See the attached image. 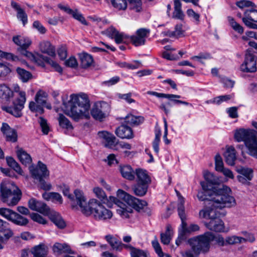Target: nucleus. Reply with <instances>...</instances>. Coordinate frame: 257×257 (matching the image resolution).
Segmentation results:
<instances>
[{
    "label": "nucleus",
    "mask_w": 257,
    "mask_h": 257,
    "mask_svg": "<svg viewBox=\"0 0 257 257\" xmlns=\"http://www.w3.org/2000/svg\"><path fill=\"white\" fill-rule=\"evenodd\" d=\"M93 191L95 196L107 206L111 207L113 203L115 204L117 206V213L123 218L130 217V214L133 212L131 207L140 211L147 205L146 201L140 200L120 189L117 192V197L126 202L127 205L114 197L109 196L107 198L104 191L98 187L94 188Z\"/></svg>",
    "instance_id": "nucleus-1"
},
{
    "label": "nucleus",
    "mask_w": 257,
    "mask_h": 257,
    "mask_svg": "<svg viewBox=\"0 0 257 257\" xmlns=\"http://www.w3.org/2000/svg\"><path fill=\"white\" fill-rule=\"evenodd\" d=\"M203 191L198 192L197 198L200 201L209 200V204L216 208L231 207L235 205V200L230 195L231 190L227 186H212L205 182H201Z\"/></svg>",
    "instance_id": "nucleus-2"
},
{
    "label": "nucleus",
    "mask_w": 257,
    "mask_h": 257,
    "mask_svg": "<svg viewBox=\"0 0 257 257\" xmlns=\"http://www.w3.org/2000/svg\"><path fill=\"white\" fill-rule=\"evenodd\" d=\"M14 93L18 94V96L13 101V105L4 106L2 108L16 117H20L22 115V110L24 107V104L26 100L25 92L21 90L17 84L14 85L13 90L5 84H0V101L4 104L10 103L14 96Z\"/></svg>",
    "instance_id": "nucleus-3"
},
{
    "label": "nucleus",
    "mask_w": 257,
    "mask_h": 257,
    "mask_svg": "<svg viewBox=\"0 0 257 257\" xmlns=\"http://www.w3.org/2000/svg\"><path fill=\"white\" fill-rule=\"evenodd\" d=\"M77 198L80 207V210L85 216L92 215L95 220L102 222H108L112 218V212L97 200L91 199L87 202L85 196H83L79 192Z\"/></svg>",
    "instance_id": "nucleus-4"
},
{
    "label": "nucleus",
    "mask_w": 257,
    "mask_h": 257,
    "mask_svg": "<svg viewBox=\"0 0 257 257\" xmlns=\"http://www.w3.org/2000/svg\"><path fill=\"white\" fill-rule=\"evenodd\" d=\"M90 103L86 94H73L70 95V100L68 101L64 112L74 120L90 118Z\"/></svg>",
    "instance_id": "nucleus-5"
},
{
    "label": "nucleus",
    "mask_w": 257,
    "mask_h": 257,
    "mask_svg": "<svg viewBox=\"0 0 257 257\" xmlns=\"http://www.w3.org/2000/svg\"><path fill=\"white\" fill-rule=\"evenodd\" d=\"M199 217L201 218H208L210 221L205 223V225L209 230L221 232L224 229V223L219 217L218 213L213 208L204 209L200 211Z\"/></svg>",
    "instance_id": "nucleus-6"
},
{
    "label": "nucleus",
    "mask_w": 257,
    "mask_h": 257,
    "mask_svg": "<svg viewBox=\"0 0 257 257\" xmlns=\"http://www.w3.org/2000/svg\"><path fill=\"white\" fill-rule=\"evenodd\" d=\"M1 192L3 202L9 206L17 205L22 196L21 190L14 184L1 185Z\"/></svg>",
    "instance_id": "nucleus-7"
},
{
    "label": "nucleus",
    "mask_w": 257,
    "mask_h": 257,
    "mask_svg": "<svg viewBox=\"0 0 257 257\" xmlns=\"http://www.w3.org/2000/svg\"><path fill=\"white\" fill-rule=\"evenodd\" d=\"M212 238V236L209 234V231H207L189 240L200 253H206L210 250Z\"/></svg>",
    "instance_id": "nucleus-8"
},
{
    "label": "nucleus",
    "mask_w": 257,
    "mask_h": 257,
    "mask_svg": "<svg viewBox=\"0 0 257 257\" xmlns=\"http://www.w3.org/2000/svg\"><path fill=\"white\" fill-rule=\"evenodd\" d=\"M27 49H23L18 50V51L20 52L22 55L28 58H33L40 65L43 66L44 63L45 62L51 65L57 72H61L62 71V69L59 64L50 58L39 53L34 55L32 53L28 51Z\"/></svg>",
    "instance_id": "nucleus-9"
},
{
    "label": "nucleus",
    "mask_w": 257,
    "mask_h": 257,
    "mask_svg": "<svg viewBox=\"0 0 257 257\" xmlns=\"http://www.w3.org/2000/svg\"><path fill=\"white\" fill-rule=\"evenodd\" d=\"M109 111L110 107L107 103H97L93 106L91 114L94 119L100 120L105 117Z\"/></svg>",
    "instance_id": "nucleus-10"
},
{
    "label": "nucleus",
    "mask_w": 257,
    "mask_h": 257,
    "mask_svg": "<svg viewBox=\"0 0 257 257\" xmlns=\"http://www.w3.org/2000/svg\"><path fill=\"white\" fill-rule=\"evenodd\" d=\"M241 71L246 72H254L256 70L255 56L249 50H247L244 61L240 66Z\"/></svg>",
    "instance_id": "nucleus-11"
},
{
    "label": "nucleus",
    "mask_w": 257,
    "mask_h": 257,
    "mask_svg": "<svg viewBox=\"0 0 257 257\" xmlns=\"http://www.w3.org/2000/svg\"><path fill=\"white\" fill-rule=\"evenodd\" d=\"M257 135V132L250 129L239 128L235 131L234 139L238 142H244L245 145L247 141L250 140Z\"/></svg>",
    "instance_id": "nucleus-12"
},
{
    "label": "nucleus",
    "mask_w": 257,
    "mask_h": 257,
    "mask_svg": "<svg viewBox=\"0 0 257 257\" xmlns=\"http://www.w3.org/2000/svg\"><path fill=\"white\" fill-rule=\"evenodd\" d=\"M150 32L149 29H139L137 31L136 35L131 36L130 39L132 43L135 46L143 45L145 44L146 39L148 37Z\"/></svg>",
    "instance_id": "nucleus-13"
},
{
    "label": "nucleus",
    "mask_w": 257,
    "mask_h": 257,
    "mask_svg": "<svg viewBox=\"0 0 257 257\" xmlns=\"http://www.w3.org/2000/svg\"><path fill=\"white\" fill-rule=\"evenodd\" d=\"M29 207L32 210L38 211L45 215L49 214V207L46 203L32 198L28 201Z\"/></svg>",
    "instance_id": "nucleus-14"
},
{
    "label": "nucleus",
    "mask_w": 257,
    "mask_h": 257,
    "mask_svg": "<svg viewBox=\"0 0 257 257\" xmlns=\"http://www.w3.org/2000/svg\"><path fill=\"white\" fill-rule=\"evenodd\" d=\"M99 138L102 140V143L106 148L112 149L117 144L115 136L108 132L101 131L98 133Z\"/></svg>",
    "instance_id": "nucleus-15"
},
{
    "label": "nucleus",
    "mask_w": 257,
    "mask_h": 257,
    "mask_svg": "<svg viewBox=\"0 0 257 257\" xmlns=\"http://www.w3.org/2000/svg\"><path fill=\"white\" fill-rule=\"evenodd\" d=\"M78 192L81 194L83 196H85L83 193L79 190H75L74 192V195H73L69 193V189L68 187H64V188L63 189V193L64 195L67 196L70 199V203L72 208L76 210H80L78 200H77V195L78 194Z\"/></svg>",
    "instance_id": "nucleus-16"
},
{
    "label": "nucleus",
    "mask_w": 257,
    "mask_h": 257,
    "mask_svg": "<svg viewBox=\"0 0 257 257\" xmlns=\"http://www.w3.org/2000/svg\"><path fill=\"white\" fill-rule=\"evenodd\" d=\"M1 131L5 136L7 141L14 143L17 142L18 136L16 131L11 128L7 123H3Z\"/></svg>",
    "instance_id": "nucleus-17"
},
{
    "label": "nucleus",
    "mask_w": 257,
    "mask_h": 257,
    "mask_svg": "<svg viewBox=\"0 0 257 257\" xmlns=\"http://www.w3.org/2000/svg\"><path fill=\"white\" fill-rule=\"evenodd\" d=\"M29 170L32 177L34 179H35V176L33 174V172L35 171L37 174L41 175L42 178H46L49 176V172L47 169L46 165L41 161L38 162L37 167L34 168L33 166H30L29 167Z\"/></svg>",
    "instance_id": "nucleus-18"
},
{
    "label": "nucleus",
    "mask_w": 257,
    "mask_h": 257,
    "mask_svg": "<svg viewBox=\"0 0 257 257\" xmlns=\"http://www.w3.org/2000/svg\"><path fill=\"white\" fill-rule=\"evenodd\" d=\"M115 134L121 139H130L134 137L132 129L126 125H121L115 130Z\"/></svg>",
    "instance_id": "nucleus-19"
},
{
    "label": "nucleus",
    "mask_w": 257,
    "mask_h": 257,
    "mask_svg": "<svg viewBox=\"0 0 257 257\" xmlns=\"http://www.w3.org/2000/svg\"><path fill=\"white\" fill-rule=\"evenodd\" d=\"M53 250L58 255L63 253H73L70 246L65 243H60L56 242L53 246Z\"/></svg>",
    "instance_id": "nucleus-20"
},
{
    "label": "nucleus",
    "mask_w": 257,
    "mask_h": 257,
    "mask_svg": "<svg viewBox=\"0 0 257 257\" xmlns=\"http://www.w3.org/2000/svg\"><path fill=\"white\" fill-rule=\"evenodd\" d=\"M50 219L59 228L63 229L66 226V223L61 215L57 212L51 211L47 214Z\"/></svg>",
    "instance_id": "nucleus-21"
},
{
    "label": "nucleus",
    "mask_w": 257,
    "mask_h": 257,
    "mask_svg": "<svg viewBox=\"0 0 257 257\" xmlns=\"http://www.w3.org/2000/svg\"><path fill=\"white\" fill-rule=\"evenodd\" d=\"M13 41L15 44L20 47L18 48V51L23 49H28L32 43L31 40L29 38L21 36L13 37Z\"/></svg>",
    "instance_id": "nucleus-22"
},
{
    "label": "nucleus",
    "mask_w": 257,
    "mask_h": 257,
    "mask_svg": "<svg viewBox=\"0 0 257 257\" xmlns=\"http://www.w3.org/2000/svg\"><path fill=\"white\" fill-rule=\"evenodd\" d=\"M14 235L12 229L6 225L0 229V244L3 245Z\"/></svg>",
    "instance_id": "nucleus-23"
},
{
    "label": "nucleus",
    "mask_w": 257,
    "mask_h": 257,
    "mask_svg": "<svg viewBox=\"0 0 257 257\" xmlns=\"http://www.w3.org/2000/svg\"><path fill=\"white\" fill-rule=\"evenodd\" d=\"M11 7L17 12V18L21 21L23 25L25 26L28 22V16L25 11L21 8L18 3L14 1L11 2Z\"/></svg>",
    "instance_id": "nucleus-24"
},
{
    "label": "nucleus",
    "mask_w": 257,
    "mask_h": 257,
    "mask_svg": "<svg viewBox=\"0 0 257 257\" xmlns=\"http://www.w3.org/2000/svg\"><path fill=\"white\" fill-rule=\"evenodd\" d=\"M39 48L43 53L47 54L51 57H54L56 55L55 48L49 41L41 42L39 44Z\"/></svg>",
    "instance_id": "nucleus-25"
},
{
    "label": "nucleus",
    "mask_w": 257,
    "mask_h": 257,
    "mask_svg": "<svg viewBox=\"0 0 257 257\" xmlns=\"http://www.w3.org/2000/svg\"><path fill=\"white\" fill-rule=\"evenodd\" d=\"M137 176V183L150 184L151 180L146 170L141 168L137 169L135 171Z\"/></svg>",
    "instance_id": "nucleus-26"
},
{
    "label": "nucleus",
    "mask_w": 257,
    "mask_h": 257,
    "mask_svg": "<svg viewBox=\"0 0 257 257\" xmlns=\"http://www.w3.org/2000/svg\"><path fill=\"white\" fill-rule=\"evenodd\" d=\"M224 157L226 163L230 166L234 165L236 160L235 150L233 147L227 148L224 152Z\"/></svg>",
    "instance_id": "nucleus-27"
},
{
    "label": "nucleus",
    "mask_w": 257,
    "mask_h": 257,
    "mask_svg": "<svg viewBox=\"0 0 257 257\" xmlns=\"http://www.w3.org/2000/svg\"><path fill=\"white\" fill-rule=\"evenodd\" d=\"M31 252L34 257H46L48 253V247L44 244L41 243L35 246Z\"/></svg>",
    "instance_id": "nucleus-28"
},
{
    "label": "nucleus",
    "mask_w": 257,
    "mask_h": 257,
    "mask_svg": "<svg viewBox=\"0 0 257 257\" xmlns=\"http://www.w3.org/2000/svg\"><path fill=\"white\" fill-rule=\"evenodd\" d=\"M203 177L206 181L208 185L212 186H222L223 185H217L219 182V179L215 176L213 173L209 172L207 170L204 171Z\"/></svg>",
    "instance_id": "nucleus-29"
},
{
    "label": "nucleus",
    "mask_w": 257,
    "mask_h": 257,
    "mask_svg": "<svg viewBox=\"0 0 257 257\" xmlns=\"http://www.w3.org/2000/svg\"><path fill=\"white\" fill-rule=\"evenodd\" d=\"M122 176L129 180H134L135 178V172L129 165L120 166L119 169Z\"/></svg>",
    "instance_id": "nucleus-30"
},
{
    "label": "nucleus",
    "mask_w": 257,
    "mask_h": 257,
    "mask_svg": "<svg viewBox=\"0 0 257 257\" xmlns=\"http://www.w3.org/2000/svg\"><path fill=\"white\" fill-rule=\"evenodd\" d=\"M105 238L113 249L121 250L123 247L127 246L111 235H106Z\"/></svg>",
    "instance_id": "nucleus-31"
},
{
    "label": "nucleus",
    "mask_w": 257,
    "mask_h": 257,
    "mask_svg": "<svg viewBox=\"0 0 257 257\" xmlns=\"http://www.w3.org/2000/svg\"><path fill=\"white\" fill-rule=\"evenodd\" d=\"M149 185L148 184L137 183L132 188L135 195L143 196L147 193Z\"/></svg>",
    "instance_id": "nucleus-32"
},
{
    "label": "nucleus",
    "mask_w": 257,
    "mask_h": 257,
    "mask_svg": "<svg viewBox=\"0 0 257 257\" xmlns=\"http://www.w3.org/2000/svg\"><path fill=\"white\" fill-rule=\"evenodd\" d=\"M188 243L190 246V248L186 249L184 251L181 252V254L183 257H198L200 253L194 246L192 243L188 240Z\"/></svg>",
    "instance_id": "nucleus-33"
},
{
    "label": "nucleus",
    "mask_w": 257,
    "mask_h": 257,
    "mask_svg": "<svg viewBox=\"0 0 257 257\" xmlns=\"http://www.w3.org/2000/svg\"><path fill=\"white\" fill-rule=\"evenodd\" d=\"M144 120V118L143 117L141 116H136L132 114L128 115L125 117V122L132 126L138 125L143 123Z\"/></svg>",
    "instance_id": "nucleus-34"
},
{
    "label": "nucleus",
    "mask_w": 257,
    "mask_h": 257,
    "mask_svg": "<svg viewBox=\"0 0 257 257\" xmlns=\"http://www.w3.org/2000/svg\"><path fill=\"white\" fill-rule=\"evenodd\" d=\"M80 65L82 68H86L90 66L93 62L92 57L87 53L80 55Z\"/></svg>",
    "instance_id": "nucleus-35"
},
{
    "label": "nucleus",
    "mask_w": 257,
    "mask_h": 257,
    "mask_svg": "<svg viewBox=\"0 0 257 257\" xmlns=\"http://www.w3.org/2000/svg\"><path fill=\"white\" fill-rule=\"evenodd\" d=\"M17 156L20 162L25 166L30 164L32 162L31 156L22 149L17 151Z\"/></svg>",
    "instance_id": "nucleus-36"
},
{
    "label": "nucleus",
    "mask_w": 257,
    "mask_h": 257,
    "mask_svg": "<svg viewBox=\"0 0 257 257\" xmlns=\"http://www.w3.org/2000/svg\"><path fill=\"white\" fill-rule=\"evenodd\" d=\"M181 3L180 0H174V11L173 17L176 19L183 20L184 15L181 10Z\"/></svg>",
    "instance_id": "nucleus-37"
},
{
    "label": "nucleus",
    "mask_w": 257,
    "mask_h": 257,
    "mask_svg": "<svg viewBox=\"0 0 257 257\" xmlns=\"http://www.w3.org/2000/svg\"><path fill=\"white\" fill-rule=\"evenodd\" d=\"M58 120L59 121V125L61 127L66 129L67 130H73V127L71 123L69 120V119L67 117H66L63 114H59Z\"/></svg>",
    "instance_id": "nucleus-38"
},
{
    "label": "nucleus",
    "mask_w": 257,
    "mask_h": 257,
    "mask_svg": "<svg viewBox=\"0 0 257 257\" xmlns=\"http://www.w3.org/2000/svg\"><path fill=\"white\" fill-rule=\"evenodd\" d=\"M107 2L111 4L114 8L120 11L125 10L127 6L126 0H106Z\"/></svg>",
    "instance_id": "nucleus-39"
},
{
    "label": "nucleus",
    "mask_w": 257,
    "mask_h": 257,
    "mask_svg": "<svg viewBox=\"0 0 257 257\" xmlns=\"http://www.w3.org/2000/svg\"><path fill=\"white\" fill-rule=\"evenodd\" d=\"M33 174L35 176V179L39 181V186L42 189L44 190H50L51 189V185L46 183L44 180V178H42L41 175L37 174L36 171L33 172Z\"/></svg>",
    "instance_id": "nucleus-40"
},
{
    "label": "nucleus",
    "mask_w": 257,
    "mask_h": 257,
    "mask_svg": "<svg viewBox=\"0 0 257 257\" xmlns=\"http://www.w3.org/2000/svg\"><path fill=\"white\" fill-rule=\"evenodd\" d=\"M244 15L245 17L242 19L243 22V20L246 19L247 21L257 23V10L253 9L247 10L245 11Z\"/></svg>",
    "instance_id": "nucleus-41"
},
{
    "label": "nucleus",
    "mask_w": 257,
    "mask_h": 257,
    "mask_svg": "<svg viewBox=\"0 0 257 257\" xmlns=\"http://www.w3.org/2000/svg\"><path fill=\"white\" fill-rule=\"evenodd\" d=\"M227 20L229 22L230 27L236 32L239 34H242L243 33V28L238 23H237L234 19L231 17H228Z\"/></svg>",
    "instance_id": "nucleus-42"
},
{
    "label": "nucleus",
    "mask_w": 257,
    "mask_h": 257,
    "mask_svg": "<svg viewBox=\"0 0 257 257\" xmlns=\"http://www.w3.org/2000/svg\"><path fill=\"white\" fill-rule=\"evenodd\" d=\"M17 72L19 78L23 82H27L32 77L31 74L28 71L21 68H17Z\"/></svg>",
    "instance_id": "nucleus-43"
},
{
    "label": "nucleus",
    "mask_w": 257,
    "mask_h": 257,
    "mask_svg": "<svg viewBox=\"0 0 257 257\" xmlns=\"http://www.w3.org/2000/svg\"><path fill=\"white\" fill-rule=\"evenodd\" d=\"M16 212L6 208H0V215L12 222Z\"/></svg>",
    "instance_id": "nucleus-44"
},
{
    "label": "nucleus",
    "mask_w": 257,
    "mask_h": 257,
    "mask_svg": "<svg viewBox=\"0 0 257 257\" xmlns=\"http://www.w3.org/2000/svg\"><path fill=\"white\" fill-rule=\"evenodd\" d=\"M12 222L18 225L25 226L28 223L29 221L26 218L16 212Z\"/></svg>",
    "instance_id": "nucleus-45"
},
{
    "label": "nucleus",
    "mask_w": 257,
    "mask_h": 257,
    "mask_svg": "<svg viewBox=\"0 0 257 257\" xmlns=\"http://www.w3.org/2000/svg\"><path fill=\"white\" fill-rule=\"evenodd\" d=\"M8 165L20 175L23 174V171L19 164L12 157L7 158Z\"/></svg>",
    "instance_id": "nucleus-46"
},
{
    "label": "nucleus",
    "mask_w": 257,
    "mask_h": 257,
    "mask_svg": "<svg viewBox=\"0 0 257 257\" xmlns=\"http://www.w3.org/2000/svg\"><path fill=\"white\" fill-rule=\"evenodd\" d=\"M47 96V93L40 90L37 92L35 100L38 104L44 105L46 103Z\"/></svg>",
    "instance_id": "nucleus-47"
},
{
    "label": "nucleus",
    "mask_w": 257,
    "mask_h": 257,
    "mask_svg": "<svg viewBox=\"0 0 257 257\" xmlns=\"http://www.w3.org/2000/svg\"><path fill=\"white\" fill-rule=\"evenodd\" d=\"M147 93L149 95H154L158 97L167 98L170 100H172L173 101V98H180L181 97L180 95H179L161 93L157 92L156 91H147Z\"/></svg>",
    "instance_id": "nucleus-48"
},
{
    "label": "nucleus",
    "mask_w": 257,
    "mask_h": 257,
    "mask_svg": "<svg viewBox=\"0 0 257 257\" xmlns=\"http://www.w3.org/2000/svg\"><path fill=\"white\" fill-rule=\"evenodd\" d=\"M233 96L234 95L233 94L220 95L214 97L213 101H211L214 102V104L219 105L223 102H227L231 99Z\"/></svg>",
    "instance_id": "nucleus-49"
},
{
    "label": "nucleus",
    "mask_w": 257,
    "mask_h": 257,
    "mask_svg": "<svg viewBox=\"0 0 257 257\" xmlns=\"http://www.w3.org/2000/svg\"><path fill=\"white\" fill-rule=\"evenodd\" d=\"M70 15H71L74 19L80 22L82 24L88 25L85 18L77 10H73L72 13Z\"/></svg>",
    "instance_id": "nucleus-50"
},
{
    "label": "nucleus",
    "mask_w": 257,
    "mask_h": 257,
    "mask_svg": "<svg viewBox=\"0 0 257 257\" xmlns=\"http://www.w3.org/2000/svg\"><path fill=\"white\" fill-rule=\"evenodd\" d=\"M161 136V131L160 129L156 130L155 138L153 141V148L156 153H158L159 151V143L160 141V137Z\"/></svg>",
    "instance_id": "nucleus-51"
},
{
    "label": "nucleus",
    "mask_w": 257,
    "mask_h": 257,
    "mask_svg": "<svg viewBox=\"0 0 257 257\" xmlns=\"http://www.w3.org/2000/svg\"><path fill=\"white\" fill-rule=\"evenodd\" d=\"M209 234L212 236V239L211 240V243L215 241V242L219 246H223L226 245L225 240L224 239L223 237L220 235H215L213 233L209 231Z\"/></svg>",
    "instance_id": "nucleus-52"
},
{
    "label": "nucleus",
    "mask_w": 257,
    "mask_h": 257,
    "mask_svg": "<svg viewBox=\"0 0 257 257\" xmlns=\"http://www.w3.org/2000/svg\"><path fill=\"white\" fill-rule=\"evenodd\" d=\"M238 172L249 180H251L253 177V170L250 168H242L238 170Z\"/></svg>",
    "instance_id": "nucleus-53"
},
{
    "label": "nucleus",
    "mask_w": 257,
    "mask_h": 257,
    "mask_svg": "<svg viewBox=\"0 0 257 257\" xmlns=\"http://www.w3.org/2000/svg\"><path fill=\"white\" fill-rule=\"evenodd\" d=\"M242 240H243V237L233 235L227 237L225 239V242L226 244H234L242 243Z\"/></svg>",
    "instance_id": "nucleus-54"
},
{
    "label": "nucleus",
    "mask_w": 257,
    "mask_h": 257,
    "mask_svg": "<svg viewBox=\"0 0 257 257\" xmlns=\"http://www.w3.org/2000/svg\"><path fill=\"white\" fill-rule=\"evenodd\" d=\"M170 226H167L166 232L161 234V242L164 244H168L170 242Z\"/></svg>",
    "instance_id": "nucleus-55"
},
{
    "label": "nucleus",
    "mask_w": 257,
    "mask_h": 257,
    "mask_svg": "<svg viewBox=\"0 0 257 257\" xmlns=\"http://www.w3.org/2000/svg\"><path fill=\"white\" fill-rule=\"evenodd\" d=\"M39 120V123L42 128L43 133L45 135H47L49 132L50 128L47 121L43 117H40Z\"/></svg>",
    "instance_id": "nucleus-56"
},
{
    "label": "nucleus",
    "mask_w": 257,
    "mask_h": 257,
    "mask_svg": "<svg viewBox=\"0 0 257 257\" xmlns=\"http://www.w3.org/2000/svg\"><path fill=\"white\" fill-rule=\"evenodd\" d=\"M131 248L132 251L131 254L132 257H150L147 252L144 250L133 247H131Z\"/></svg>",
    "instance_id": "nucleus-57"
},
{
    "label": "nucleus",
    "mask_w": 257,
    "mask_h": 257,
    "mask_svg": "<svg viewBox=\"0 0 257 257\" xmlns=\"http://www.w3.org/2000/svg\"><path fill=\"white\" fill-rule=\"evenodd\" d=\"M128 38H130V37L124 35L123 33L117 32L113 39H114L116 43L120 44L125 43L126 40Z\"/></svg>",
    "instance_id": "nucleus-58"
},
{
    "label": "nucleus",
    "mask_w": 257,
    "mask_h": 257,
    "mask_svg": "<svg viewBox=\"0 0 257 257\" xmlns=\"http://www.w3.org/2000/svg\"><path fill=\"white\" fill-rule=\"evenodd\" d=\"M184 204V198H182V199L180 200V202L178 205V212L180 219L186 218Z\"/></svg>",
    "instance_id": "nucleus-59"
},
{
    "label": "nucleus",
    "mask_w": 257,
    "mask_h": 257,
    "mask_svg": "<svg viewBox=\"0 0 257 257\" xmlns=\"http://www.w3.org/2000/svg\"><path fill=\"white\" fill-rule=\"evenodd\" d=\"M215 169L217 171L221 170L224 168L223 163L221 157L219 154H217L215 157Z\"/></svg>",
    "instance_id": "nucleus-60"
},
{
    "label": "nucleus",
    "mask_w": 257,
    "mask_h": 257,
    "mask_svg": "<svg viewBox=\"0 0 257 257\" xmlns=\"http://www.w3.org/2000/svg\"><path fill=\"white\" fill-rule=\"evenodd\" d=\"M30 216L33 221L39 223L45 224L47 223L46 220L42 216L36 213H32Z\"/></svg>",
    "instance_id": "nucleus-61"
},
{
    "label": "nucleus",
    "mask_w": 257,
    "mask_h": 257,
    "mask_svg": "<svg viewBox=\"0 0 257 257\" xmlns=\"http://www.w3.org/2000/svg\"><path fill=\"white\" fill-rule=\"evenodd\" d=\"M11 69L5 64L0 63V77L7 76L10 73Z\"/></svg>",
    "instance_id": "nucleus-62"
},
{
    "label": "nucleus",
    "mask_w": 257,
    "mask_h": 257,
    "mask_svg": "<svg viewBox=\"0 0 257 257\" xmlns=\"http://www.w3.org/2000/svg\"><path fill=\"white\" fill-rule=\"evenodd\" d=\"M183 31L182 30V25L181 24H177L175 26V31H173L172 36H175V37L178 38L182 36L183 34Z\"/></svg>",
    "instance_id": "nucleus-63"
},
{
    "label": "nucleus",
    "mask_w": 257,
    "mask_h": 257,
    "mask_svg": "<svg viewBox=\"0 0 257 257\" xmlns=\"http://www.w3.org/2000/svg\"><path fill=\"white\" fill-rule=\"evenodd\" d=\"M152 245L158 255L160 257H163V252L157 240H154L152 241Z\"/></svg>",
    "instance_id": "nucleus-64"
}]
</instances>
